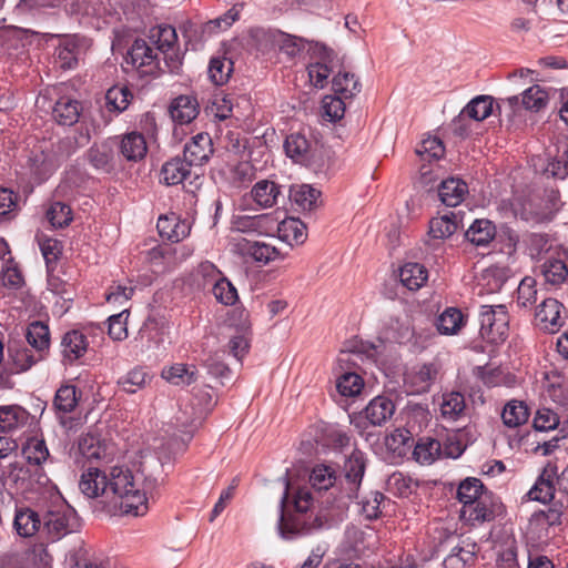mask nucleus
I'll use <instances>...</instances> for the list:
<instances>
[{
	"mask_svg": "<svg viewBox=\"0 0 568 568\" xmlns=\"http://www.w3.org/2000/svg\"><path fill=\"white\" fill-rule=\"evenodd\" d=\"M162 468L155 457L145 458L136 475L124 466H114L108 471L89 467L80 477L79 489L88 498L100 499L111 515L143 516L149 500L159 496L164 481Z\"/></svg>",
	"mask_w": 568,
	"mask_h": 568,
	"instance_id": "obj_1",
	"label": "nucleus"
},
{
	"mask_svg": "<svg viewBox=\"0 0 568 568\" xmlns=\"http://www.w3.org/2000/svg\"><path fill=\"white\" fill-rule=\"evenodd\" d=\"M290 484L285 480V491L281 498V515L277 524L282 538L292 540L322 528L325 516L312 510L314 497L308 487H300L293 498V511L287 506Z\"/></svg>",
	"mask_w": 568,
	"mask_h": 568,
	"instance_id": "obj_2",
	"label": "nucleus"
},
{
	"mask_svg": "<svg viewBox=\"0 0 568 568\" xmlns=\"http://www.w3.org/2000/svg\"><path fill=\"white\" fill-rule=\"evenodd\" d=\"M556 489L568 494V465L559 470L556 463L549 462L528 491V496L531 500L547 504L554 499Z\"/></svg>",
	"mask_w": 568,
	"mask_h": 568,
	"instance_id": "obj_3",
	"label": "nucleus"
},
{
	"mask_svg": "<svg viewBox=\"0 0 568 568\" xmlns=\"http://www.w3.org/2000/svg\"><path fill=\"white\" fill-rule=\"evenodd\" d=\"M178 34L172 26H155L150 29L149 44L163 55L165 67L170 72H176L181 65V58L176 50Z\"/></svg>",
	"mask_w": 568,
	"mask_h": 568,
	"instance_id": "obj_4",
	"label": "nucleus"
},
{
	"mask_svg": "<svg viewBox=\"0 0 568 568\" xmlns=\"http://www.w3.org/2000/svg\"><path fill=\"white\" fill-rule=\"evenodd\" d=\"M75 526V513L64 503L52 506L42 516V532L52 541L72 532Z\"/></svg>",
	"mask_w": 568,
	"mask_h": 568,
	"instance_id": "obj_5",
	"label": "nucleus"
},
{
	"mask_svg": "<svg viewBox=\"0 0 568 568\" xmlns=\"http://www.w3.org/2000/svg\"><path fill=\"white\" fill-rule=\"evenodd\" d=\"M508 314L504 305H483L479 312L480 335L491 343L503 342L509 331Z\"/></svg>",
	"mask_w": 568,
	"mask_h": 568,
	"instance_id": "obj_6",
	"label": "nucleus"
},
{
	"mask_svg": "<svg viewBox=\"0 0 568 568\" xmlns=\"http://www.w3.org/2000/svg\"><path fill=\"white\" fill-rule=\"evenodd\" d=\"M501 511V504L489 491H486L474 503L463 506L460 517L473 524L484 523L493 520Z\"/></svg>",
	"mask_w": 568,
	"mask_h": 568,
	"instance_id": "obj_7",
	"label": "nucleus"
},
{
	"mask_svg": "<svg viewBox=\"0 0 568 568\" xmlns=\"http://www.w3.org/2000/svg\"><path fill=\"white\" fill-rule=\"evenodd\" d=\"M126 61L136 69L148 68L143 71L144 73L152 74L155 71H162L160 54L144 39H136L133 42L128 52Z\"/></svg>",
	"mask_w": 568,
	"mask_h": 568,
	"instance_id": "obj_8",
	"label": "nucleus"
},
{
	"mask_svg": "<svg viewBox=\"0 0 568 568\" xmlns=\"http://www.w3.org/2000/svg\"><path fill=\"white\" fill-rule=\"evenodd\" d=\"M366 467V459L361 450L354 449L344 463L345 494L349 499L357 498Z\"/></svg>",
	"mask_w": 568,
	"mask_h": 568,
	"instance_id": "obj_9",
	"label": "nucleus"
},
{
	"mask_svg": "<svg viewBox=\"0 0 568 568\" xmlns=\"http://www.w3.org/2000/svg\"><path fill=\"white\" fill-rule=\"evenodd\" d=\"M8 358L4 361V371L10 374H19L31 368L38 361L42 359V355L38 356L20 342H12L8 345Z\"/></svg>",
	"mask_w": 568,
	"mask_h": 568,
	"instance_id": "obj_10",
	"label": "nucleus"
},
{
	"mask_svg": "<svg viewBox=\"0 0 568 568\" xmlns=\"http://www.w3.org/2000/svg\"><path fill=\"white\" fill-rule=\"evenodd\" d=\"M564 310V305L557 300H544L536 313L537 325L540 329L550 333L557 332L564 323V317L561 316Z\"/></svg>",
	"mask_w": 568,
	"mask_h": 568,
	"instance_id": "obj_11",
	"label": "nucleus"
},
{
	"mask_svg": "<svg viewBox=\"0 0 568 568\" xmlns=\"http://www.w3.org/2000/svg\"><path fill=\"white\" fill-rule=\"evenodd\" d=\"M213 143L209 133L194 135L185 145L183 155L195 166L206 163L213 154Z\"/></svg>",
	"mask_w": 568,
	"mask_h": 568,
	"instance_id": "obj_12",
	"label": "nucleus"
},
{
	"mask_svg": "<svg viewBox=\"0 0 568 568\" xmlns=\"http://www.w3.org/2000/svg\"><path fill=\"white\" fill-rule=\"evenodd\" d=\"M394 413V402L388 396L379 395L369 400L362 414L372 426H383L393 417Z\"/></svg>",
	"mask_w": 568,
	"mask_h": 568,
	"instance_id": "obj_13",
	"label": "nucleus"
},
{
	"mask_svg": "<svg viewBox=\"0 0 568 568\" xmlns=\"http://www.w3.org/2000/svg\"><path fill=\"white\" fill-rule=\"evenodd\" d=\"M436 376L437 368L433 364H423L406 374L405 383L412 393L423 394L430 389Z\"/></svg>",
	"mask_w": 568,
	"mask_h": 568,
	"instance_id": "obj_14",
	"label": "nucleus"
},
{
	"mask_svg": "<svg viewBox=\"0 0 568 568\" xmlns=\"http://www.w3.org/2000/svg\"><path fill=\"white\" fill-rule=\"evenodd\" d=\"M13 527L21 537H32L42 532V517L31 508L24 507L16 510Z\"/></svg>",
	"mask_w": 568,
	"mask_h": 568,
	"instance_id": "obj_15",
	"label": "nucleus"
},
{
	"mask_svg": "<svg viewBox=\"0 0 568 568\" xmlns=\"http://www.w3.org/2000/svg\"><path fill=\"white\" fill-rule=\"evenodd\" d=\"M88 346V338L82 332L77 329L67 332L61 341L63 358L72 363L87 353Z\"/></svg>",
	"mask_w": 568,
	"mask_h": 568,
	"instance_id": "obj_16",
	"label": "nucleus"
},
{
	"mask_svg": "<svg viewBox=\"0 0 568 568\" xmlns=\"http://www.w3.org/2000/svg\"><path fill=\"white\" fill-rule=\"evenodd\" d=\"M120 154L128 161L142 160L148 152L145 138L139 132H129L124 134L119 143Z\"/></svg>",
	"mask_w": 568,
	"mask_h": 568,
	"instance_id": "obj_17",
	"label": "nucleus"
},
{
	"mask_svg": "<svg viewBox=\"0 0 568 568\" xmlns=\"http://www.w3.org/2000/svg\"><path fill=\"white\" fill-rule=\"evenodd\" d=\"M334 59L335 55L333 51L324 47L322 48L321 61L308 65L310 80L316 88L323 89L326 85L327 79L334 68Z\"/></svg>",
	"mask_w": 568,
	"mask_h": 568,
	"instance_id": "obj_18",
	"label": "nucleus"
},
{
	"mask_svg": "<svg viewBox=\"0 0 568 568\" xmlns=\"http://www.w3.org/2000/svg\"><path fill=\"white\" fill-rule=\"evenodd\" d=\"M281 196V186L273 181L261 180L251 190L252 200L262 209H268L277 204Z\"/></svg>",
	"mask_w": 568,
	"mask_h": 568,
	"instance_id": "obj_19",
	"label": "nucleus"
},
{
	"mask_svg": "<svg viewBox=\"0 0 568 568\" xmlns=\"http://www.w3.org/2000/svg\"><path fill=\"white\" fill-rule=\"evenodd\" d=\"M467 192L468 187L464 181L450 178L440 183L438 196L445 205L457 206L463 202Z\"/></svg>",
	"mask_w": 568,
	"mask_h": 568,
	"instance_id": "obj_20",
	"label": "nucleus"
},
{
	"mask_svg": "<svg viewBox=\"0 0 568 568\" xmlns=\"http://www.w3.org/2000/svg\"><path fill=\"white\" fill-rule=\"evenodd\" d=\"M29 419V413L19 405L0 406V430L12 432L23 427Z\"/></svg>",
	"mask_w": 568,
	"mask_h": 568,
	"instance_id": "obj_21",
	"label": "nucleus"
},
{
	"mask_svg": "<svg viewBox=\"0 0 568 568\" xmlns=\"http://www.w3.org/2000/svg\"><path fill=\"white\" fill-rule=\"evenodd\" d=\"M192 165L193 164L187 163L185 158H174L163 164L161 169V181L166 185H178L190 174V168Z\"/></svg>",
	"mask_w": 568,
	"mask_h": 568,
	"instance_id": "obj_22",
	"label": "nucleus"
},
{
	"mask_svg": "<svg viewBox=\"0 0 568 568\" xmlns=\"http://www.w3.org/2000/svg\"><path fill=\"white\" fill-rule=\"evenodd\" d=\"M494 100L489 95H478L471 99L458 114V121L463 116L476 122L484 121L493 113Z\"/></svg>",
	"mask_w": 568,
	"mask_h": 568,
	"instance_id": "obj_23",
	"label": "nucleus"
},
{
	"mask_svg": "<svg viewBox=\"0 0 568 568\" xmlns=\"http://www.w3.org/2000/svg\"><path fill=\"white\" fill-rule=\"evenodd\" d=\"M278 237L290 245L302 244L306 240V225L298 219L288 217L276 225Z\"/></svg>",
	"mask_w": 568,
	"mask_h": 568,
	"instance_id": "obj_24",
	"label": "nucleus"
},
{
	"mask_svg": "<svg viewBox=\"0 0 568 568\" xmlns=\"http://www.w3.org/2000/svg\"><path fill=\"white\" fill-rule=\"evenodd\" d=\"M80 54L79 43L75 38H64L60 41L54 52L55 63L61 69H73L78 64Z\"/></svg>",
	"mask_w": 568,
	"mask_h": 568,
	"instance_id": "obj_25",
	"label": "nucleus"
},
{
	"mask_svg": "<svg viewBox=\"0 0 568 568\" xmlns=\"http://www.w3.org/2000/svg\"><path fill=\"white\" fill-rule=\"evenodd\" d=\"M156 227L162 237L172 242H180L190 233V225L185 221H179L175 216L160 217Z\"/></svg>",
	"mask_w": 568,
	"mask_h": 568,
	"instance_id": "obj_26",
	"label": "nucleus"
},
{
	"mask_svg": "<svg viewBox=\"0 0 568 568\" xmlns=\"http://www.w3.org/2000/svg\"><path fill=\"white\" fill-rule=\"evenodd\" d=\"M496 230L489 220H475L467 229L465 237L476 246H486L495 237Z\"/></svg>",
	"mask_w": 568,
	"mask_h": 568,
	"instance_id": "obj_27",
	"label": "nucleus"
},
{
	"mask_svg": "<svg viewBox=\"0 0 568 568\" xmlns=\"http://www.w3.org/2000/svg\"><path fill=\"white\" fill-rule=\"evenodd\" d=\"M321 192L308 185L302 184L292 186L290 191L291 200L303 211H312L318 206Z\"/></svg>",
	"mask_w": 568,
	"mask_h": 568,
	"instance_id": "obj_28",
	"label": "nucleus"
},
{
	"mask_svg": "<svg viewBox=\"0 0 568 568\" xmlns=\"http://www.w3.org/2000/svg\"><path fill=\"white\" fill-rule=\"evenodd\" d=\"M52 115L61 125H73L80 116V104L75 100L61 98L55 102Z\"/></svg>",
	"mask_w": 568,
	"mask_h": 568,
	"instance_id": "obj_29",
	"label": "nucleus"
},
{
	"mask_svg": "<svg viewBox=\"0 0 568 568\" xmlns=\"http://www.w3.org/2000/svg\"><path fill=\"white\" fill-rule=\"evenodd\" d=\"M427 270L418 263H406L399 271V278L410 291L420 288L427 281Z\"/></svg>",
	"mask_w": 568,
	"mask_h": 568,
	"instance_id": "obj_30",
	"label": "nucleus"
},
{
	"mask_svg": "<svg viewBox=\"0 0 568 568\" xmlns=\"http://www.w3.org/2000/svg\"><path fill=\"white\" fill-rule=\"evenodd\" d=\"M239 246L243 254L251 256L258 263L267 264L277 256V250L264 242H250L243 240Z\"/></svg>",
	"mask_w": 568,
	"mask_h": 568,
	"instance_id": "obj_31",
	"label": "nucleus"
},
{
	"mask_svg": "<svg viewBox=\"0 0 568 568\" xmlns=\"http://www.w3.org/2000/svg\"><path fill=\"white\" fill-rule=\"evenodd\" d=\"M458 229L457 214L450 212L438 217H434L429 222V234L433 239H447Z\"/></svg>",
	"mask_w": 568,
	"mask_h": 568,
	"instance_id": "obj_32",
	"label": "nucleus"
},
{
	"mask_svg": "<svg viewBox=\"0 0 568 568\" xmlns=\"http://www.w3.org/2000/svg\"><path fill=\"white\" fill-rule=\"evenodd\" d=\"M541 273L547 283L558 285L567 280L568 267L564 260L549 255L541 264Z\"/></svg>",
	"mask_w": 568,
	"mask_h": 568,
	"instance_id": "obj_33",
	"label": "nucleus"
},
{
	"mask_svg": "<svg viewBox=\"0 0 568 568\" xmlns=\"http://www.w3.org/2000/svg\"><path fill=\"white\" fill-rule=\"evenodd\" d=\"M529 417L528 407L524 402L510 400L508 402L501 413L504 424L509 428H516L524 425Z\"/></svg>",
	"mask_w": 568,
	"mask_h": 568,
	"instance_id": "obj_34",
	"label": "nucleus"
},
{
	"mask_svg": "<svg viewBox=\"0 0 568 568\" xmlns=\"http://www.w3.org/2000/svg\"><path fill=\"white\" fill-rule=\"evenodd\" d=\"M412 445V433L405 428H396L385 437V446L387 450L398 457L406 455Z\"/></svg>",
	"mask_w": 568,
	"mask_h": 568,
	"instance_id": "obj_35",
	"label": "nucleus"
},
{
	"mask_svg": "<svg viewBox=\"0 0 568 568\" xmlns=\"http://www.w3.org/2000/svg\"><path fill=\"white\" fill-rule=\"evenodd\" d=\"M152 375L142 367H135L122 376L118 384L123 392L134 394L143 388L150 381Z\"/></svg>",
	"mask_w": 568,
	"mask_h": 568,
	"instance_id": "obj_36",
	"label": "nucleus"
},
{
	"mask_svg": "<svg viewBox=\"0 0 568 568\" xmlns=\"http://www.w3.org/2000/svg\"><path fill=\"white\" fill-rule=\"evenodd\" d=\"M466 408L465 397L459 392H450L443 395L440 413L445 419H458Z\"/></svg>",
	"mask_w": 568,
	"mask_h": 568,
	"instance_id": "obj_37",
	"label": "nucleus"
},
{
	"mask_svg": "<svg viewBox=\"0 0 568 568\" xmlns=\"http://www.w3.org/2000/svg\"><path fill=\"white\" fill-rule=\"evenodd\" d=\"M333 90L346 100L352 99L361 91V83L353 73L338 72L332 81Z\"/></svg>",
	"mask_w": 568,
	"mask_h": 568,
	"instance_id": "obj_38",
	"label": "nucleus"
},
{
	"mask_svg": "<svg viewBox=\"0 0 568 568\" xmlns=\"http://www.w3.org/2000/svg\"><path fill=\"white\" fill-rule=\"evenodd\" d=\"M197 372L193 366L175 364L163 369L162 376L173 385H190L197 379Z\"/></svg>",
	"mask_w": 568,
	"mask_h": 568,
	"instance_id": "obj_39",
	"label": "nucleus"
},
{
	"mask_svg": "<svg viewBox=\"0 0 568 568\" xmlns=\"http://www.w3.org/2000/svg\"><path fill=\"white\" fill-rule=\"evenodd\" d=\"M464 316L457 308L445 310L436 321L437 331L444 335H454L463 326Z\"/></svg>",
	"mask_w": 568,
	"mask_h": 568,
	"instance_id": "obj_40",
	"label": "nucleus"
},
{
	"mask_svg": "<svg viewBox=\"0 0 568 568\" xmlns=\"http://www.w3.org/2000/svg\"><path fill=\"white\" fill-rule=\"evenodd\" d=\"M78 454L87 460H100L106 457L105 447L93 435L81 436L78 443Z\"/></svg>",
	"mask_w": 568,
	"mask_h": 568,
	"instance_id": "obj_41",
	"label": "nucleus"
},
{
	"mask_svg": "<svg viewBox=\"0 0 568 568\" xmlns=\"http://www.w3.org/2000/svg\"><path fill=\"white\" fill-rule=\"evenodd\" d=\"M27 341L39 354L49 348L50 333L49 327L42 322H33L27 331Z\"/></svg>",
	"mask_w": 568,
	"mask_h": 568,
	"instance_id": "obj_42",
	"label": "nucleus"
},
{
	"mask_svg": "<svg viewBox=\"0 0 568 568\" xmlns=\"http://www.w3.org/2000/svg\"><path fill=\"white\" fill-rule=\"evenodd\" d=\"M170 113L175 122L184 124L196 118L197 110L190 98L181 95L173 101Z\"/></svg>",
	"mask_w": 568,
	"mask_h": 568,
	"instance_id": "obj_43",
	"label": "nucleus"
},
{
	"mask_svg": "<svg viewBox=\"0 0 568 568\" xmlns=\"http://www.w3.org/2000/svg\"><path fill=\"white\" fill-rule=\"evenodd\" d=\"M483 483L475 477H468L464 479L457 489V498L463 504V506H466L470 503H474L476 498H480V496L486 493Z\"/></svg>",
	"mask_w": 568,
	"mask_h": 568,
	"instance_id": "obj_44",
	"label": "nucleus"
},
{
	"mask_svg": "<svg viewBox=\"0 0 568 568\" xmlns=\"http://www.w3.org/2000/svg\"><path fill=\"white\" fill-rule=\"evenodd\" d=\"M132 93L126 87L114 85L105 93V105L110 111L122 112L126 110Z\"/></svg>",
	"mask_w": 568,
	"mask_h": 568,
	"instance_id": "obj_45",
	"label": "nucleus"
},
{
	"mask_svg": "<svg viewBox=\"0 0 568 568\" xmlns=\"http://www.w3.org/2000/svg\"><path fill=\"white\" fill-rule=\"evenodd\" d=\"M233 71V62L226 58H212L209 64V77L216 85L227 82Z\"/></svg>",
	"mask_w": 568,
	"mask_h": 568,
	"instance_id": "obj_46",
	"label": "nucleus"
},
{
	"mask_svg": "<svg viewBox=\"0 0 568 568\" xmlns=\"http://www.w3.org/2000/svg\"><path fill=\"white\" fill-rule=\"evenodd\" d=\"M364 387L363 378L354 372L342 374L336 383V388L342 396L354 397L358 395Z\"/></svg>",
	"mask_w": 568,
	"mask_h": 568,
	"instance_id": "obj_47",
	"label": "nucleus"
},
{
	"mask_svg": "<svg viewBox=\"0 0 568 568\" xmlns=\"http://www.w3.org/2000/svg\"><path fill=\"white\" fill-rule=\"evenodd\" d=\"M23 454L30 464L41 465L49 457V449L43 439L29 438L23 447Z\"/></svg>",
	"mask_w": 568,
	"mask_h": 568,
	"instance_id": "obj_48",
	"label": "nucleus"
},
{
	"mask_svg": "<svg viewBox=\"0 0 568 568\" xmlns=\"http://www.w3.org/2000/svg\"><path fill=\"white\" fill-rule=\"evenodd\" d=\"M336 480L335 470L326 465H317L310 475V483L317 490H327Z\"/></svg>",
	"mask_w": 568,
	"mask_h": 568,
	"instance_id": "obj_49",
	"label": "nucleus"
},
{
	"mask_svg": "<svg viewBox=\"0 0 568 568\" xmlns=\"http://www.w3.org/2000/svg\"><path fill=\"white\" fill-rule=\"evenodd\" d=\"M53 404L57 410L61 413H71L78 404L75 387L72 385L61 386L55 393Z\"/></svg>",
	"mask_w": 568,
	"mask_h": 568,
	"instance_id": "obj_50",
	"label": "nucleus"
},
{
	"mask_svg": "<svg viewBox=\"0 0 568 568\" xmlns=\"http://www.w3.org/2000/svg\"><path fill=\"white\" fill-rule=\"evenodd\" d=\"M345 100L339 94L324 97L322 100L323 115L332 122L341 120L346 108Z\"/></svg>",
	"mask_w": 568,
	"mask_h": 568,
	"instance_id": "obj_51",
	"label": "nucleus"
},
{
	"mask_svg": "<svg viewBox=\"0 0 568 568\" xmlns=\"http://www.w3.org/2000/svg\"><path fill=\"white\" fill-rule=\"evenodd\" d=\"M547 99L548 94L541 87L532 85L524 91L521 103L525 109L537 112L546 106Z\"/></svg>",
	"mask_w": 568,
	"mask_h": 568,
	"instance_id": "obj_52",
	"label": "nucleus"
},
{
	"mask_svg": "<svg viewBox=\"0 0 568 568\" xmlns=\"http://www.w3.org/2000/svg\"><path fill=\"white\" fill-rule=\"evenodd\" d=\"M439 449V442L427 438L426 440H420L415 445L413 456L420 464H430L435 460Z\"/></svg>",
	"mask_w": 568,
	"mask_h": 568,
	"instance_id": "obj_53",
	"label": "nucleus"
},
{
	"mask_svg": "<svg viewBox=\"0 0 568 568\" xmlns=\"http://www.w3.org/2000/svg\"><path fill=\"white\" fill-rule=\"evenodd\" d=\"M271 219L266 214L255 215V216H239L234 220V226L237 231L247 233V232H257L262 233L265 229V224L270 222Z\"/></svg>",
	"mask_w": 568,
	"mask_h": 568,
	"instance_id": "obj_54",
	"label": "nucleus"
},
{
	"mask_svg": "<svg viewBox=\"0 0 568 568\" xmlns=\"http://www.w3.org/2000/svg\"><path fill=\"white\" fill-rule=\"evenodd\" d=\"M47 217L52 226L63 227L72 221V212L69 205L54 202L47 211Z\"/></svg>",
	"mask_w": 568,
	"mask_h": 568,
	"instance_id": "obj_55",
	"label": "nucleus"
},
{
	"mask_svg": "<svg viewBox=\"0 0 568 568\" xmlns=\"http://www.w3.org/2000/svg\"><path fill=\"white\" fill-rule=\"evenodd\" d=\"M537 301L536 281L532 277H525L517 288V305L529 307Z\"/></svg>",
	"mask_w": 568,
	"mask_h": 568,
	"instance_id": "obj_56",
	"label": "nucleus"
},
{
	"mask_svg": "<svg viewBox=\"0 0 568 568\" xmlns=\"http://www.w3.org/2000/svg\"><path fill=\"white\" fill-rule=\"evenodd\" d=\"M416 153L423 160H439L445 153V148L438 138L430 136L423 140Z\"/></svg>",
	"mask_w": 568,
	"mask_h": 568,
	"instance_id": "obj_57",
	"label": "nucleus"
},
{
	"mask_svg": "<svg viewBox=\"0 0 568 568\" xmlns=\"http://www.w3.org/2000/svg\"><path fill=\"white\" fill-rule=\"evenodd\" d=\"M284 149L290 158L298 160L308 152L310 143L304 135L293 133L286 138Z\"/></svg>",
	"mask_w": 568,
	"mask_h": 568,
	"instance_id": "obj_58",
	"label": "nucleus"
},
{
	"mask_svg": "<svg viewBox=\"0 0 568 568\" xmlns=\"http://www.w3.org/2000/svg\"><path fill=\"white\" fill-rule=\"evenodd\" d=\"M215 298L224 305H233L237 300V291L226 278L216 280L213 285Z\"/></svg>",
	"mask_w": 568,
	"mask_h": 568,
	"instance_id": "obj_59",
	"label": "nucleus"
},
{
	"mask_svg": "<svg viewBox=\"0 0 568 568\" xmlns=\"http://www.w3.org/2000/svg\"><path fill=\"white\" fill-rule=\"evenodd\" d=\"M128 310H123L119 314L109 317V335L114 341H122L128 336L126 318Z\"/></svg>",
	"mask_w": 568,
	"mask_h": 568,
	"instance_id": "obj_60",
	"label": "nucleus"
},
{
	"mask_svg": "<svg viewBox=\"0 0 568 568\" xmlns=\"http://www.w3.org/2000/svg\"><path fill=\"white\" fill-rule=\"evenodd\" d=\"M547 172L558 179H565L568 175V141L559 148L558 154L548 165Z\"/></svg>",
	"mask_w": 568,
	"mask_h": 568,
	"instance_id": "obj_61",
	"label": "nucleus"
},
{
	"mask_svg": "<svg viewBox=\"0 0 568 568\" xmlns=\"http://www.w3.org/2000/svg\"><path fill=\"white\" fill-rule=\"evenodd\" d=\"M274 41L280 47V50L290 57H295L304 49L303 39L291 34L278 33L274 36Z\"/></svg>",
	"mask_w": 568,
	"mask_h": 568,
	"instance_id": "obj_62",
	"label": "nucleus"
},
{
	"mask_svg": "<svg viewBox=\"0 0 568 568\" xmlns=\"http://www.w3.org/2000/svg\"><path fill=\"white\" fill-rule=\"evenodd\" d=\"M384 501V495L379 491L371 493L369 497L361 501V511L367 519H375L381 514V505Z\"/></svg>",
	"mask_w": 568,
	"mask_h": 568,
	"instance_id": "obj_63",
	"label": "nucleus"
},
{
	"mask_svg": "<svg viewBox=\"0 0 568 568\" xmlns=\"http://www.w3.org/2000/svg\"><path fill=\"white\" fill-rule=\"evenodd\" d=\"M558 423V415L548 408L538 409L534 418V426L537 430L554 429Z\"/></svg>",
	"mask_w": 568,
	"mask_h": 568,
	"instance_id": "obj_64",
	"label": "nucleus"
}]
</instances>
